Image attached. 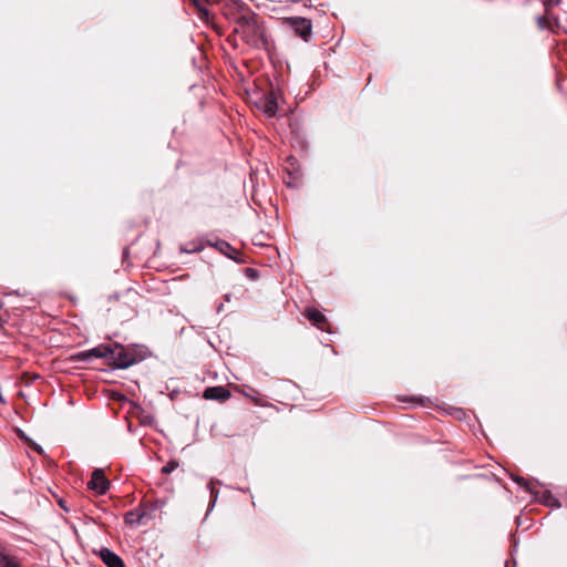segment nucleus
I'll return each mask as SVG.
<instances>
[{
    "label": "nucleus",
    "mask_w": 567,
    "mask_h": 567,
    "mask_svg": "<svg viewBox=\"0 0 567 567\" xmlns=\"http://www.w3.org/2000/svg\"><path fill=\"white\" fill-rule=\"evenodd\" d=\"M197 9L200 18L208 14L207 10L203 6V0H189Z\"/></svg>",
    "instance_id": "14"
},
{
    "label": "nucleus",
    "mask_w": 567,
    "mask_h": 567,
    "mask_svg": "<svg viewBox=\"0 0 567 567\" xmlns=\"http://www.w3.org/2000/svg\"><path fill=\"white\" fill-rule=\"evenodd\" d=\"M285 23L293 30V32L307 41L311 33L312 24L309 19L301 17H291L285 20Z\"/></svg>",
    "instance_id": "2"
},
{
    "label": "nucleus",
    "mask_w": 567,
    "mask_h": 567,
    "mask_svg": "<svg viewBox=\"0 0 567 567\" xmlns=\"http://www.w3.org/2000/svg\"><path fill=\"white\" fill-rule=\"evenodd\" d=\"M118 350L120 351L116 354H115L114 351H113V354H112V358L114 359L115 364L118 368H127V367H130L133 363L132 358L128 357L127 354H125L123 352L122 348H120Z\"/></svg>",
    "instance_id": "9"
},
{
    "label": "nucleus",
    "mask_w": 567,
    "mask_h": 567,
    "mask_svg": "<svg viewBox=\"0 0 567 567\" xmlns=\"http://www.w3.org/2000/svg\"><path fill=\"white\" fill-rule=\"evenodd\" d=\"M87 487L99 495H103L109 491L110 481L105 477L103 470L96 468L93 471Z\"/></svg>",
    "instance_id": "3"
},
{
    "label": "nucleus",
    "mask_w": 567,
    "mask_h": 567,
    "mask_svg": "<svg viewBox=\"0 0 567 567\" xmlns=\"http://www.w3.org/2000/svg\"><path fill=\"white\" fill-rule=\"evenodd\" d=\"M144 518V513L138 511H131L125 515V523L130 526H138L142 524Z\"/></svg>",
    "instance_id": "10"
},
{
    "label": "nucleus",
    "mask_w": 567,
    "mask_h": 567,
    "mask_svg": "<svg viewBox=\"0 0 567 567\" xmlns=\"http://www.w3.org/2000/svg\"><path fill=\"white\" fill-rule=\"evenodd\" d=\"M515 481H516L519 485L524 486L527 491H530V492H532V485H530V484H529L525 478H523V477H517V478H515Z\"/></svg>",
    "instance_id": "16"
},
{
    "label": "nucleus",
    "mask_w": 567,
    "mask_h": 567,
    "mask_svg": "<svg viewBox=\"0 0 567 567\" xmlns=\"http://www.w3.org/2000/svg\"><path fill=\"white\" fill-rule=\"evenodd\" d=\"M536 20L539 29L544 30L550 28V21L547 16H539Z\"/></svg>",
    "instance_id": "13"
},
{
    "label": "nucleus",
    "mask_w": 567,
    "mask_h": 567,
    "mask_svg": "<svg viewBox=\"0 0 567 567\" xmlns=\"http://www.w3.org/2000/svg\"><path fill=\"white\" fill-rule=\"evenodd\" d=\"M59 505H60L63 509L68 511V508H66V507H65V505H64V501H63V499H60V501H59Z\"/></svg>",
    "instance_id": "18"
},
{
    "label": "nucleus",
    "mask_w": 567,
    "mask_h": 567,
    "mask_svg": "<svg viewBox=\"0 0 567 567\" xmlns=\"http://www.w3.org/2000/svg\"><path fill=\"white\" fill-rule=\"evenodd\" d=\"M546 6L555 7L560 3V0H544Z\"/></svg>",
    "instance_id": "17"
},
{
    "label": "nucleus",
    "mask_w": 567,
    "mask_h": 567,
    "mask_svg": "<svg viewBox=\"0 0 567 567\" xmlns=\"http://www.w3.org/2000/svg\"><path fill=\"white\" fill-rule=\"evenodd\" d=\"M35 450H37L39 453H41V452H42V450H41L40 447H35Z\"/></svg>",
    "instance_id": "19"
},
{
    "label": "nucleus",
    "mask_w": 567,
    "mask_h": 567,
    "mask_svg": "<svg viewBox=\"0 0 567 567\" xmlns=\"http://www.w3.org/2000/svg\"><path fill=\"white\" fill-rule=\"evenodd\" d=\"M260 107L268 117L275 116L278 111L276 94L274 92L266 94L260 102Z\"/></svg>",
    "instance_id": "6"
},
{
    "label": "nucleus",
    "mask_w": 567,
    "mask_h": 567,
    "mask_svg": "<svg viewBox=\"0 0 567 567\" xmlns=\"http://www.w3.org/2000/svg\"><path fill=\"white\" fill-rule=\"evenodd\" d=\"M241 392L245 396L249 398L255 403H259L260 394L256 390L248 388L247 390H243Z\"/></svg>",
    "instance_id": "12"
},
{
    "label": "nucleus",
    "mask_w": 567,
    "mask_h": 567,
    "mask_svg": "<svg viewBox=\"0 0 567 567\" xmlns=\"http://www.w3.org/2000/svg\"><path fill=\"white\" fill-rule=\"evenodd\" d=\"M113 354V350L109 346H99L87 351L80 352L75 358L86 361L91 358H107Z\"/></svg>",
    "instance_id": "4"
},
{
    "label": "nucleus",
    "mask_w": 567,
    "mask_h": 567,
    "mask_svg": "<svg viewBox=\"0 0 567 567\" xmlns=\"http://www.w3.org/2000/svg\"><path fill=\"white\" fill-rule=\"evenodd\" d=\"M100 556L107 567H124L123 560L109 548L101 549Z\"/></svg>",
    "instance_id": "8"
},
{
    "label": "nucleus",
    "mask_w": 567,
    "mask_h": 567,
    "mask_svg": "<svg viewBox=\"0 0 567 567\" xmlns=\"http://www.w3.org/2000/svg\"><path fill=\"white\" fill-rule=\"evenodd\" d=\"M306 316L309 319V321L318 329L330 332L328 320L326 316L321 313L319 310L313 308L308 309Z\"/></svg>",
    "instance_id": "5"
},
{
    "label": "nucleus",
    "mask_w": 567,
    "mask_h": 567,
    "mask_svg": "<svg viewBox=\"0 0 567 567\" xmlns=\"http://www.w3.org/2000/svg\"><path fill=\"white\" fill-rule=\"evenodd\" d=\"M236 33L249 45L260 47L264 41V29L252 16L241 17L235 29Z\"/></svg>",
    "instance_id": "1"
},
{
    "label": "nucleus",
    "mask_w": 567,
    "mask_h": 567,
    "mask_svg": "<svg viewBox=\"0 0 567 567\" xmlns=\"http://www.w3.org/2000/svg\"><path fill=\"white\" fill-rule=\"evenodd\" d=\"M178 467V463L176 461H169L165 466H163L162 472L165 474H169Z\"/></svg>",
    "instance_id": "15"
},
{
    "label": "nucleus",
    "mask_w": 567,
    "mask_h": 567,
    "mask_svg": "<svg viewBox=\"0 0 567 567\" xmlns=\"http://www.w3.org/2000/svg\"><path fill=\"white\" fill-rule=\"evenodd\" d=\"M206 400L226 401L230 398V392L225 386H210L204 391Z\"/></svg>",
    "instance_id": "7"
},
{
    "label": "nucleus",
    "mask_w": 567,
    "mask_h": 567,
    "mask_svg": "<svg viewBox=\"0 0 567 567\" xmlns=\"http://www.w3.org/2000/svg\"><path fill=\"white\" fill-rule=\"evenodd\" d=\"M0 567H21V565L14 557L0 551Z\"/></svg>",
    "instance_id": "11"
}]
</instances>
